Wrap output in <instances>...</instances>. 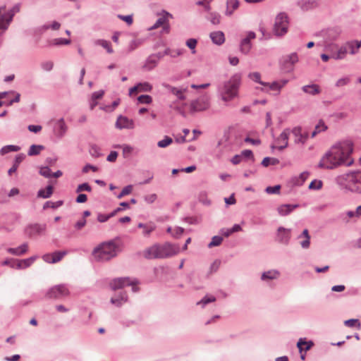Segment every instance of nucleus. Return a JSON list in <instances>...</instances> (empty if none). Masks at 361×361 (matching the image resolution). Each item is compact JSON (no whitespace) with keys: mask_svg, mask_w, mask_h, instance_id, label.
Segmentation results:
<instances>
[{"mask_svg":"<svg viewBox=\"0 0 361 361\" xmlns=\"http://www.w3.org/2000/svg\"><path fill=\"white\" fill-rule=\"evenodd\" d=\"M118 238L101 243L95 247L92 255L98 262H107L115 257L121 251Z\"/></svg>","mask_w":361,"mask_h":361,"instance_id":"3","label":"nucleus"},{"mask_svg":"<svg viewBox=\"0 0 361 361\" xmlns=\"http://www.w3.org/2000/svg\"><path fill=\"white\" fill-rule=\"evenodd\" d=\"M36 259V257H30L27 259L19 260V262L16 263V269H21L29 267Z\"/></svg>","mask_w":361,"mask_h":361,"instance_id":"34","label":"nucleus"},{"mask_svg":"<svg viewBox=\"0 0 361 361\" xmlns=\"http://www.w3.org/2000/svg\"><path fill=\"white\" fill-rule=\"evenodd\" d=\"M281 190L280 185H276L274 186H268L265 189V192L268 194H279Z\"/></svg>","mask_w":361,"mask_h":361,"instance_id":"55","label":"nucleus"},{"mask_svg":"<svg viewBox=\"0 0 361 361\" xmlns=\"http://www.w3.org/2000/svg\"><path fill=\"white\" fill-rule=\"evenodd\" d=\"M255 38H256V34L252 31H249L247 33V35L240 40V44H239V49H240V51L243 54L247 55L250 53V51L252 47L251 40L254 39Z\"/></svg>","mask_w":361,"mask_h":361,"instance_id":"11","label":"nucleus"},{"mask_svg":"<svg viewBox=\"0 0 361 361\" xmlns=\"http://www.w3.org/2000/svg\"><path fill=\"white\" fill-rule=\"evenodd\" d=\"M350 82V78L349 76H345L338 79L336 82V86L338 87H343L347 85Z\"/></svg>","mask_w":361,"mask_h":361,"instance_id":"54","label":"nucleus"},{"mask_svg":"<svg viewBox=\"0 0 361 361\" xmlns=\"http://www.w3.org/2000/svg\"><path fill=\"white\" fill-rule=\"evenodd\" d=\"M290 133V130L289 128H286L276 138V142L279 144H281L277 147L279 150L282 151L288 146V138Z\"/></svg>","mask_w":361,"mask_h":361,"instance_id":"16","label":"nucleus"},{"mask_svg":"<svg viewBox=\"0 0 361 361\" xmlns=\"http://www.w3.org/2000/svg\"><path fill=\"white\" fill-rule=\"evenodd\" d=\"M116 127L118 129H133L135 123L133 120L128 118L126 116L120 115L116 122Z\"/></svg>","mask_w":361,"mask_h":361,"instance_id":"15","label":"nucleus"},{"mask_svg":"<svg viewBox=\"0 0 361 361\" xmlns=\"http://www.w3.org/2000/svg\"><path fill=\"white\" fill-rule=\"evenodd\" d=\"M46 224H32L25 228V233L29 238H35L42 235L46 230Z\"/></svg>","mask_w":361,"mask_h":361,"instance_id":"13","label":"nucleus"},{"mask_svg":"<svg viewBox=\"0 0 361 361\" xmlns=\"http://www.w3.org/2000/svg\"><path fill=\"white\" fill-rule=\"evenodd\" d=\"M20 147L18 145H8L2 147L0 149L1 155H5L11 152H18Z\"/></svg>","mask_w":361,"mask_h":361,"instance_id":"37","label":"nucleus"},{"mask_svg":"<svg viewBox=\"0 0 361 361\" xmlns=\"http://www.w3.org/2000/svg\"><path fill=\"white\" fill-rule=\"evenodd\" d=\"M159 61L152 54L149 55L146 59L144 68L148 71L152 70L158 63Z\"/></svg>","mask_w":361,"mask_h":361,"instance_id":"36","label":"nucleus"},{"mask_svg":"<svg viewBox=\"0 0 361 361\" xmlns=\"http://www.w3.org/2000/svg\"><path fill=\"white\" fill-rule=\"evenodd\" d=\"M240 154L242 159L243 158L251 159L252 161H254L253 153H252V150H250V149L243 150Z\"/></svg>","mask_w":361,"mask_h":361,"instance_id":"61","label":"nucleus"},{"mask_svg":"<svg viewBox=\"0 0 361 361\" xmlns=\"http://www.w3.org/2000/svg\"><path fill=\"white\" fill-rule=\"evenodd\" d=\"M70 291L65 284H59L51 287L46 293L45 297L48 299H61L69 295Z\"/></svg>","mask_w":361,"mask_h":361,"instance_id":"6","label":"nucleus"},{"mask_svg":"<svg viewBox=\"0 0 361 361\" xmlns=\"http://www.w3.org/2000/svg\"><path fill=\"white\" fill-rule=\"evenodd\" d=\"M71 43V40L65 38H56L51 41L49 42V46L55 45V46H61V45H67Z\"/></svg>","mask_w":361,"mask_h":361,"instance_id":"39","label":"nucleus"},{"mask_svg":"<svg viewBox=\"0 0 361 361\" xmlns=\"http://www.w3.org/2000/svg\"><path fill=\"white\" fill-rule=\"evenodd\" d=\"M248 78L252 81L264 86L265 82L261 80V74L259 72H252L248 74Z\"/></svg>","mask_w":361,"mask_h":361,"instance_id":"43","label":"nucleus"},{"mask_svg":"<svg viewBox=\"0 0 361 361\" xmlns=\"http://www.w3.org/2000/svg\"><path fill=\"white\" fill-rule=\"evenodd\" d=\"M118 147L123 149V154L125 157L129 156L132 153L133 149V148L131 146L128 145H119Z\"/></svg>","mask_w":361,"mask_h":361,"instance_id":"60","label":"nucleus"},{"mask_svg":"<svg viewBox=\"0 0 361 361\" xmlns=\"http://www.w3.org/2000/svg\"><path fill=\"white\" fill-rule=\"evenodd\" d=\"M209 106V98L207 96H202L191 102L190 111L192 112L202 111L207 109Z\"/></svg>","mask_w":361,"mask_h":361,"instance_id":"12","label":"nucleus"},{"mask_svg":"<svg viewBox=\"0 0 361 361\" xmlns=\"http://www.w3.org/2000/svg\"><path fill=\"white\" fill-rule=\"evenodd\" d=\"M297 4L304 11L312 10L318 6L315 0H300Z\"/></svg>","mask_w":361,"mask_h":361,"instance_id":"23","label":"nucleus"},{"mask_svg":"<svg viewBox=\"0 0 361 361\" xmlns=\"http://www.w3.org/2000/svg\"><path fill=\"white\" fill-rule=\"evenodd\" d=\"M138 90L142 92H149L152 90V85L149 82L138 83Z\"/></svg>","mask_w":361,"mask_h":361,"instance_id":"59","label":"nucleus"},{"mask_svg":"<svg viewBox=\"0 0 361 361\" xmlns=\"http://www.w3.org/2000/svg\"><path fill=\"white\" fill-rule=\"evenodd\" d=\"M173 142L172 138L169 136H165L164 138L158 142L157 145L160 148H164Z\"/></svg>","mask_w":361,"mask_h":361,"instance_id":"50","label":"nucleus"},{"mask_svg":"<svg viewBox=\"0 0 361 361\" xmlns=\"http://www.w3.org/2000/svg\"><path fill=\"white\" fill-rule=\"evenodd\" d=\"M39 173L44 176V178H51L52 177V173L51 171V169L48 166H42L39 169Z\"/></svg>","mask_w":361,"mask_h":361,"instance_id":"48","label":"nucleus"},{"mask_svg":"<svg viewBox=\"0 0 361 361\" xmlns=\"http://www.w3.org/2000/svg\"><path fill=\"white\" fill-rule=\"evenodd\" d=\"M44 149V146L39 145H32L30 147L27 154L29 156L37 155L40 153V151Z\"/></svg>","mask_w":361,"mask_h":361,"instance_id":"42","label":"nucleus"},{"mask_svg":"<svg viewBox=\"0 0 361 361\" xmlns=\"http://www.w3.org/2000/svg\"><path fill=\"white\" fill-rule=\"evenodd\" d=\"M256 89L264 92H269L270 90H271L276 91L278 93H279L281 90L278 81H274L271 83L265 82L262 87H257Z\"/></svg>","mask_w":361,"mask_h":361,"instance_id":"24","label":"nucleus"},{"mask_svg":"<svg viewBox=\"0 0 361 361\" xmlns=\"http://www.w3.org/2000/svg\"><path fill=\"white\" fill-rule=\"evenodd\" d=\"M293 135L295 137V142L305 144L308 138L307 133H302V128L300 126L295 127L291 130Z\"/></svg>","mask_w":361,"mask_h":361,"instance_id":"19","label":"nucleus"},{"mask_svg":"<svg viewBox=\"0 0 361 361\" xmlns=\"http://www.w3.org/2000/svg\"><path fill=\"white\" fill-rule=\"evenodd\" d=\"M67 254L66 251H56L51 253L52 263H56L62 259V258Z\"/></svg>","mask_w":361,"mask_h":361,"instance_id":"44","label":"nucleus"},{"mask_svg":"<svg viewBox=\"0 0 361 361\" xmlns=\"http://www.w3.org/2000/svg\"><path fill=\"white\" fill-rule=\"evenodd\" d=\"M302 90L312 96L319 94L321 92V89L317 84L304 85L302 87Z\"/></svg>","mask_w":361,"mask_h":361,"instance_id":"27","label":"nucleus"},{"mask_svg":"<svg viewBox=\"0 0 361 361\" xmlns=\"http://www.w3.org/2000/svg\"><path fill=\"white\" fill-rule=\"evenodd\" d=\"M137 101L141 104H150L152 101V99L149 95L142 94L138 97Z\"/></svg>","mask_w":361,"mask_h":361,"instance_id":"57","label":"nucleus"},{"mask_svg":"<svg viewBox=\"0 0 361 361\" xmlns=\"http://www.w3.org/2000/svg\"><path fill=\"white\" fill-rule=\"evenodd\" d=\"M309 175H310V173L308 171H303V172H302L300 174L299 178H298L296 183L298 185H302L307 180V178H308Z\"/></svg>","mask_w":361,"mask_h":361,"instance_id":"58","label":"nucleus"},{"mask_svg":"<svg viewBox=\"0 0 361 361\" xmlns=\"http://www.w3.org/2000/svg\"><path fill=\"white\" fill-rule=\"evenodd\" d=\"M186 46L191 49L192 53L195 54L196 52L195 47L197 44V41L196 39L190 38L186 41Z\"/></svg>","mask_w":361,"mask_h":361,"instance_id":"51","label":"nucleus"},{"mask_svg":"<svg viewBox=\"0 0 361 361\" xmlns=\"http://www.w3.org/2000/svg\"><path fill=\"white\" fill-rule=\"evenodd\" d=\"M208 19L213 25H218L221 21V16L216 12H212L209 13Z\"/></svg>","mask_w":361,"mask_h":361,"instance_id":"47","label":"nucleus"},{"mask_svg":"<svg viewBox=\"0 0 361 361\" xmlns=\"http://www.w3.org/2000/svg\"><path fill=\"white\" fill-rule=\"evenodd\" d=\"M92 188L87 183L80 184L76 188V192H80L81 191L90 192Z\"/></svg>","mask_w":361,"mask_h":361,"instance_id":"56","label":"nucleus"},{"mask_svg":"<svg viewBox=\"0 0 361 361\" xmlns=\"http://www.w3.org/2000/svg\"><path fill=\"white\" fill-rule=\"evenodd\" d=\"M326 129V125L322 121H319L317 125H316L314 130L319 133L321 132L325 131Z\"/></svg>","mask_w":361,"mask_h":361,"instance_id":"62","label":"nucleus"},{"mask_svg":"<svg viewBox=\"0 0 361 361\" xmlns=\"http://www.w3.org/2000/svg\"><path fill=\"white\" fill-rule=\"evenodd\" d=\"M298 204H286L280 205L277 208V211L279 215L281 216H287L289 214H290L295 208L298 207Z\"/></svg>","mask_w":361,"mask_h":361,"instance_id":"25","label":"nucleus"},{"mask_svg":"<svg viewBox=\"0 0 361 361\" xmlns=\"http://www.w3.org/2000/svg\"><path fill=\"white\" fill-rule=\"evenodd\" d=\"M54 66L53 62L50 61H44L41 63V67L44 71H50L52 70Z\"/></svg>","mask_w":361,"mask_h":361,"instance_id":"63","label":"nucleus"},{"mask_svg":"<svg viewBox=\"0 0 361 361\" xmlns=\"http://www.w3.org/2000/svg\"><path fill=\"white\" fill-rule=\"evenodd\" d=\"M288 16L285 13H280L275 19L274 32L277 36H282L288 31Z\"/></svg>","mask_w":361,"mask_h":361,"instance_id":"8","label":"nucleus"},{"mask_svg":"<svg viewBox=\"0 0 361 361\" xmlns=\"http://www.w3.org/2000/svg\"><path fill=\"white\" fill-rule=\"evenodd\" d=\"M314 343L312 341H307L305 338H300L298 343H297V347L298 348V350L300 353H301L303 349L305 350H310L312 346H313Z\"/></svg>","mask_w":361,"mask_h":361,"instance_id":"33","label":"nucleus"},{"mask_svg":"<svg viewBox=\"0 0 361 361\" xmlns=\"http://www.w3.org/2000/svg\"><path fill=\"white\" fill-rule=\"evenodd\" d=\"M280 275L281 274L279 270L270 269L262 274L261 280L264 282H269V281L277 279Z\"/></svg>","mask_w":361,"mask_h":361,"instance_id":"22","label":"nucleus"},{"mask_svg":"<svg viewBox=\"0 0 361 361\" xmlns=\"http://www.w3.org/2000/svg\"><path fill=\"white\" fill-rule=\"evenodd\" d=\"M56 126H57V130H56L57 135L60 137H63L67 131V126L65 123L63 118H61L60 119H59L57 121Z\"/></svg>","mask_w":361,"mask_h":361,"instance_id":"32","label":"nucleus"},{"mask_svg":"<svg viewBox=\"0 0 361 361\" xmlns=\"http://www.w3.org/2000/svg\"><path fill=\"white\" fill-rule=\"evenodd\" d=\"M133 190V185H128L123 188L121 192L116 196L118 199H121L125 195H129Z\"/></svg>","mask_w":361,"mask_h":361,"instance_id":"52","label":"nucleus"},{"mask_svg":"<svg viewBox=\"0 0 361 361\" xmlns=\"http://www.w3.org/2000/svg\"><path fill=\"white\" fill-rule=\"evenodd\" d=\"M291 238V229L279 226L276 231V240L283 245H288Z\"/></svg>","mask_w":361,"mask_h":361,"instance_id":"14","label":"nucleus"},{"mask_svg":"<svg viewBox=\"0 0 361 361\" xmlns=\"http://www.w3.org/2000/svg\"><path fill=\"white\" fill-rule=\"evenodd\" d=\"M238 7V0H226V9L225 11V15L227 16H231L233 13L234 11H235Z\"/></svg>","mask_w":361,"mask_h":361,"instance_id":"29","label":"nucleus"},{"mask_svg":"<svg viewBox=\"0 0 361 361\" xmlns=\"http://www.w3.org/2000/svg\"><path fill=\"white\" fill-rule=\"evenodd\" d=\"M54 188L49 185L46 187V190L44 189H39L37 192V197L47 199L51 196L53 194Z\"/></svg>","mask_w":361,"mask_h":361,"instance_id":"35","label":"nucleus"},{"mask_svg":"<svg viewBox=\"0 0 361 361\" xmlns=\"http://www.w3.org/2000/svg\"><path fill=\"white\" fill-rule=\"evenodd\" d=\"M180 248L178 244L166 242L155 243L143 251V257L147 259H166L176 255Z\"/></svg>","mask_w":361,"mask_h":361,"instance_id":"2","label":"nucleus"},{"mask_svg":"<svg viewBox=\"0 0 361 361\" xmlns=\"http://www.w3.org/2000/svg\"><path fill=\"white\" fill-rule=\"evenodd\" d=\"M345 326L348 327H357L358 329L361 327V323L357 319H350L344 322Z\"/></svg>","mask_w":361,"mask_h":361,"instance_id":"45","label":"nucleus"},{"mask_svg":"<svg viewBox=\"0 0 361 361\" xmlns=\"http://www.w3.org/2000/svg\"><path fill=\"white\" fill-rule=\"evenodd\" d=\"M128 301V295L126 292H119L117 295L112 297L110 300L111 304L116 307H121Z\"/></svg>","mask_w":361,"mask_h":361,"instance_id":"21","label":"nucleus"},{"mask_svg":"<svg viewBox=\"0 0 361 361\" xmlns=\"http://www.w3.org/2000/svg\"><path fill=\"white\" fill-rule=\"evenodd\" d=\"M347 188L353 192L361 193V171L347 174Z\"/></svg>","mask_w":361,"mask_h":361,"instance_id":"7","label":"nucleus"},{"mask_svg":"<svg viewBox=\"0 0 361 361\" xmlns=\"http://www.w3.org/2000/svg\"><path fill=\"white\" fill-rule=\"evenodd\" d=\"M353 152L352 141L346 140L336 143L325 153L318 164V167L334 169L341 165L351 166L354 160L350 157Z\"/></svg>","mask_w":361,"mask_h":361,"instance_id":"1","label":"nucleus"},{"mask_svg":"<svg viewBox=\"0 0 361 361\" xmlns=\"http://www.w3.org/2000/svg\"><path fill=\"white\" fill-rule=\"evenodd\" d=\"M169 18H172V15L169 12L163 10L160 17L156 20L155 23L149 27V30H152L165 25L169 21Z\"/></svg>","mask_w":361,"mask_h":361,"instance_id":"18","label":"nucleus"},{"mask_svg":"<svg viewBox=\"0 0 361 361\" xmlns=\"http://www.w3.org/2000/svg\"><path fill=\"white\" fill-rule=\"evenodd\" d=\"M157 199V195L155 193L145 195L144 197L145 201L148 204L154 203Z\"/></svg>","mask_w":361,"mask_h":361,"instance_id":"64","label":"nucleus"},{"mask_svg":"<svg viewBox=\"0 0 361 361\" xmlns=\"http://www.w3.org/2000/svg\"><path fill=\"white\" fill-rule=\"evenodd\" d=\"M298 61L297 53L293 52L284 56L280 60V65L282 70L286 72H291L293 70L294 65Z\"/></svg>","mask_w":361,"mask_h":361,"instance_id":"10","label":"nucleus"},{"mask_svg":"<svg viewBox=\"0 0 361 361\" xmlns=\"http://www.w3.org/2000/svg\"><path fill=\"white\" fill-rule=\"evenodd\" d=\"M241 83V75L239 73L234 74L227 81L219 84L217 92L221 99L226 102H230L238 94V90Z\"/></svg>","mask_w":361,"mask_h":361,"instance_id":"4","label":"nucleus"},{"mask_svg":"<svg viewBox=\"0 0 361 361\" xmlns=\"http://www.w3.org/2000/svg\"><path fill=\"white\" fill-rule=\"evenodd\" d=\"M27 248H28L27 244V243H23V244L20 245V246H18V247H15V248L9 247V248H8L7 249V252L9 254L13 255L20 256V255H24L25 253L27 252Z\"/></svg>","mask_w":361,"mask_h":361,"instance_id":"28","label":"nucleus"},{"mask_svg":"<svg viewBox=\"0 0 361 361\" xmlns=\"http://www.w3.org/2000/svg\"><path fill=\"white\" fill-rule=\"evenodd\" d=\"M310 235L309 231L305 228L302 232L297 237V239H302L300 241V245L302 249L307 250L310 246Z\"/></svg>","mask_w":361,"mask_h":361,"instance_id":"20","label":"nucleus"},{"mask_svg":"<svg viewBox=\"0 0 361 361\" xmlns=\"http://www.w3.org/2000/svg\"><path fill=\"white\" fill-rule=\"evenodd\" d=\"M223 241V238L219 235L212 237L211 242L208 244L209 247L219 246Z\"/></svg>","mask_w":361,"mask_h":361,"instance_id":"49","label":"nucleus"},{"mask_svg":"<svg viewBox=\"0 0 361 361\" xmlns=\"http://www.w3.org/2000/svg\"><path fill=\"white\" fill-rule=\"evenodd\" d=\"M216 301V298L213 295H205L202 300L197 302V305H201L204 307L207 304Z\"/></svg>","mask_w":361,"mask_h":361,"instance_id":"41","label":"nucleus"},{"mask_svg":"<svg viewBox=\"0 0 361 361\" xmlns=\"http://www.w3.org/2000/svg\"><path fill=\"white\" fill-rule=\"evenodd\" d=\"M346 47L348 48V52L350 54H355L357 52L358 49L361 47V40H351L345 43Z\"/></svg>","mask_w":361,"mask_h":361,"instance_id":"30","label":"nucleus"},{"mask_svg":"<svg viewBox=\"0 0 361 361\" xmlns=\"http://www.w3.org/2000/svg\"><path fill=\"white\" fill-rule=\"evenodd\" d=\"M212 42L216 45H221L225 42L224 33L221 31H214L209 34Z\"/></svg>","mask_w":361,"mask_h":361,"instance_id":"26","label":"nucleus"},{"mask_svg":"<svg viewBox=\"0 0 361 361\" xmlns=\"http://www.w3.org/2000/svg\"><path fill=\"white\" fill-rule=\"evenodd\" d=\"M340 35L341 30L338 27L329 28L322 34L326 42L336 40Z\"/></svg>","mask_w":361,"mask_h":361,"instance_id":"17","label":"nucleus"},{"mask_svg":"<svg viewBox=\"0 0 361 361\" xmlns=\"http://www.w3.org/2000/svg\"><path fill=\"white\" fill-rule=\"evenodd\" d=\"M20 4H16L7 13L0 16V35L8 28L10 23L13 19V16L16 13L20 12Z\"/></svg>","mask_w":361,"mask_h":361,"instance_id":"5","label":"nucleus"},{"mask_svg":"<svg viewBox=\"0 0 361 361\" xmlns=\"http://www.w3.org/2000/svg\"><path fill=\"white\" fill-rule=\"evenodd\" d=\"M25 155L23 153L18 154L16 156L12 167L10 168L8 171L9 175H11L17 171L20 164L25 159Z\"/></svg>","mask_w":361,"mask_h":361,"instance_id":"31","label":"nucleus"},{"mask_svg":"<svg viewBox=\"0 0 361 361\" xmlns=\"http://www.w3.org/2000/svg\"><path fill=\"white\" fill-rule=\"evenodd\" d=\"M157 226L154 223L147 224V226L142 231V235L145 237H149L152 232L156 229Z\"/></svg>","mask_w":361,"mask_h":361,"instance_id":"46","label":"nucleus"},{"mask_svg":"<svg viewBox=\"0 0 361 361\" xmlns=\"http://www.w3.org/2000/svg\"><path fill=\"white\" fill-rule=\"evenodd\" d=\"M95 44L102 46L104 48L109 54H112L114 52L113 49L111 48V42L105 40V39H97L95 42Z\"/></svg>","mask_w":361,"mask_h":361,"instance_id":"38","label":"nucleus"},{"mask_svg":"<svg viewBox=\"0 0 361 361\" xmlns=\"http://www.w3.org/2000/svg\"><path fill=\"white\" fill-rule=\"evenodd\" d=\"M138 281L135 279L130 277H119L114 279L109 283L111 288L114 290L123 288L130 285H137Z\"/></svg>","mask_w":361,"mask_h":361,"instance_id":"9","label":"nucleus"},{"mask_svg":"<svg viewBox=\"0 0 361 361\" xmlns=\"http://www.w3.org/2000/svg\"><path fill=\"white\" fill-rule=\"evenodd\" d=\"M322 181L320 180H313L309 185L310 190H319L322 187Z\"/></svg>","mask_w":361,"mask_h":361,"instance_id":"53","label":"nucleus"},{"mask_svg":"<svg viewBox=\"0 0 361 361\" xmlns=\"http://www.w3.org/2000/svg\"><path fill=\"white\" fill-rule=\"evenodd\" d=\"M63 204V200H58L56 202L47 201L43 205V209H47V208L57 209Z\"/></svg>","mask_w":361,"mask_h":361,"instance_id":"40","label":"nucleus"}]
</instances>
